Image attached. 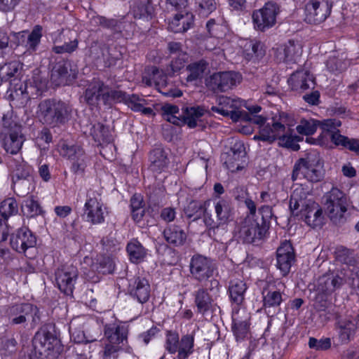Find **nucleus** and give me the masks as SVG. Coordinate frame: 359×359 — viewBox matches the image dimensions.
Returning a JSON list of instances; mask_svg holds the SVG:
<instances>
[{
	"label": "nucleus",
	"mask_w": 359,
	"mask_h": 359,
	"mask_svg": "<svg viewBox=\"0 0 359 359\" xmlns=\"http://www.w3.org/2000/svg\"><path fill=\"white\" fill-rule=\"evenodd\" d=\"M287 115L281 112L278 116L273 117L270 122L261 126L258 135L254 137L255 140L272 143L278 140L281 147L292 148L297 150L299 148L298 142L302 140V137L293 135V130L287 127Z\"/></svg>",
	"instance_id": "obj_1"
},
{
	"label": "nucleus",
	"mask_w": 359,
	"mask_h": 359,
	"mask_svg": "<svg viewBox=\"0 0 359 359\" xmlns=\"http://www.w3.org/2000/svg\"><path fill=\"white\" fill-rule=\"evenodd\" d=\"M309 194L308 189L297 186L290 196V209L293 215L304 218L309 226L321 227L324 220L323 210L313 200L308 198Z\"/></svg>",
	"instance_id": "obj_2"
},
{
	"label": "nucleus",
	"mask_w": 359,
	"mask_h": 359,
	"mask_svg": "<svg viewBox=\"0 0 359 359\" xmlns=\"http://www.w3.org/2000/svg\"><path fill=\"white\" fill-rule=\"evenodd\" d=\"M72 112V107L65 102L55 99L41 101L37 109V116L44 124L53 127L59 126L67 123Z\"/></svg>",
	"instance_id": "obj_3"
},
{
	"label": "nucleus",
	"mask_w": 359,
	"mask_h": 359,
	"mask_svg": "<svg viewBox=\"0 0 359 359\" xmlns=\"http://www.w3.org/2000/svg\"><path fill=\"white\" fill-rule=\"evenodd\" d=\"M123 95L122 90L113 89L100 79H93L87 86L83 98L88 105L94 107L101 104L111 107L116 101L123 99Z\"/></svg>",
	"instance_id": "obj_4"
},
{
	"label": "nucleus",
	"mask_w": 359,
	"mask_h": 359,
	"mask_svg": "<svg viewBox=\"0 0 359 359\" xmlns=\"http://www.w3.org/2000/svg\"><path fill=\"white\" fill-rule=\"evenodd\" d=\"M323 164L318 153L310 152L295 163L292 179L295 181L304 178L311 182H318L323 177Z\"/></svg>",
	"instance_id": "obj_5"
},
{
	"label": "nucleus",
	"mask_w": 359,
	"mask_h": 359,
	"mask_svg": "<svg viewBox=\"0 0 359 359\" xmlns=\"http://www.w3.org/2000/svg\"><path fill=\"white\" fill-rule=\"evenodd\" d=\"M189 267L190 276L193 280L199 283H204L210 280V290L218 288L219 282L215 279H210L217 269L212 259L199 254L194 255L190 259Z\"/></svg>",
	"instance_id": "obj_6"
},
{
	"label": "nucleus",
	"mask_w": 359,
	"mask_h": 359,
	"mask_svg": "<svg viewBox=\"0 0 359 359\" xmlns=\"http://www.w3.org/2000/svg\"><path fill=\"white\" fill-rule=\"evenodd\" d=\"M4 130L1 133L2 146L7 153L17 154L22 149L25 137L22 126L15 122L3 119Z\"/></svg>",
	"instance_id": "obj_7"
},
{
	"label": "nucleus",
	"mask_w": 359,
	"mask_h": 359,
	"mask_svg": "<svg viewBox=\"0 0 359 359\" xmlns=\"http://www.w3.org/2000/svg\"><path fill=\"white\" fill-rule=\"evenodd\" d=\"M194 337L193 334L183 335L181 339L177 332L168 331L165 348L170 354L177 353L174 359H187L194 352Z\"/></svg>",
	"instance_id": "obj_8"
},
{
	"label": "nucleus",
	"mask_w": 359,
	"mask_h": 359,
	"mask_svg": "<svg viewBox=\"0 0 359 359\" xmlns=\"http://www.w3.org/2000/svg\"><path fill=\"white\" fill-rule=\"evenodd\" d=\"M34 349L45 359H56L60 351V341L50 332L41 331L36 333L33 339Z\"/></svg>",
	"instance_id": "obj_9"
},
{
	"label": "nucleus",
	"mask_w": 359,
	"mask_h": 359,
	"mask_svg": "<svg viewBox=\"0 0 359 359\" xmlns=\"http://www.w3.org/2000/svg\"><path fill=\"white\" fill-rule=\"evenodd\" d=\"M325 210L330 219L335 224L340 223L347 210L348 200L337 188H332L326 195Z\"/></svg>",
	"instance_id": "obj_10"
},
{
	"label": "nucleus",
	"mask_w": 359,
	"mask_h": 359,
	"mask_svg": "<svg viewBox=\"0 0 359 359\" xmlns=\"http://www.w3.org/2000/svg\"><path fill=\"white\" fill-rule=\"evenodd\" d=\"M279 11V6L277 4L273 2L266 3L262 8L255 11L252 13V17L255 28L264 32L266 29L274 26Z\"/></svg>",
	"instance_id": "obj_11"
},
{
	"label": "nucleus",
	"mask_w": 359,
	"mask_h": 359,
	"mask_svg": "<svg viewBox=\"0 0 359 359\" xmlns=\"http://www.w3.org/2000/svg\"><path fill=\"white\" fill-rule=\"evenodd\" d=\"M59 152L63 157L72 161V171L76 175H82L87 165V156L83 149L79 145H69L62 142L59 146Z\"/></svg>",
	"instance_id": "obj_12"
},
{
	"label": "nucleus",
	"mask_w": 359,
	"mask_h": 359,
	"mask_svg": "<svg viewBox=\"0 0 359 359\" xmlns=\"http://www.w3.org/2000/svg\"><path fill=\"white\" fill-rule=\"evenodd\" d=\"M39 309L31 304H20L9 306L6 314L15 325L22 324L32 320L34 323L39 320Z\"/></svg>",
	"instance_id": "obj_13"
},
{
	"label": "nucleus",
	"mask_w": 359,
	"mask_h": 359,
	"mask_svg": "<svg viewBox=\"0 0 359 359\" xmlns=\"http://www.w3.org/2000/svg\"><path fill=\"white\" fill-rule=\"evenodd\" d=\"M333 0H311L305 6V20L309 23H320L330 15Z\"/></svg>",
	"instance_id": "obj_14"
},
{
	"label": "nucleus",
	"mask_w": 359,
	"mask_h": 359,
	"mask_svg": "<svg viewBox=\"0 0 359 359\" xmlns=\"http://www.w3.org/2000/svg\"><path fill=\"white\" fill-rule=\"evenodd\" d=\"M83 208V216L87 222L92 224H99L104 222L106 208L98 194L93 192L88 194Z\"/></svg>",
	"instance_id": "obj_15"
},
{
	"label": "nucleus",
	"mask_w": 359,
	"mask_h": 359,
	"mask_svg": "<svg viewBox=\"0 0 359 359\" xmlns=\"http://www.w3.org/2000/svg\"><path fill=\"white\" fill-rule=\"evenodd\" d=\"M267 231V226L259 224L251 217H246L238 226V238L244 243H251L261 240Z\"/></svg>",
	"instance_id": "obj_16"
},
{
	"label": "nucleus",
	"mask_w": 359,
	"mask_h": 359,
	"mask_svg": "<svg viewBox=\"0 0 359 359\" xmlns=\"http://www.w3.org/2000/svg\"><path fill=\"white\" fill-rule=\"evenodd\" d=\"M245 102L239 98L221 96L218 98L217 107H212V111L224 116H230L233 121H238L243 118L244 111L240 109Z\"/></svg>",
	"instance_id": "obj_17"
},
{
	"label": "nucleus",
	"mask_w": 359,
	"mask_h": 359,
	"mask_svg": "<svg viewBox=\"0 0 359 359\" xmlns=\"http://www.w3.org/2000/svg\"><path fill=\"white\" fill-rule=\"evenodd\" d=\"M222 161L231 172L241 170L245 163V151L241 142H236L231 149L222 154Z\"/></svg>",
	"instance_id": "obj_18"
},
{
	"label": "nucleus",
	"mask_w": 359,
	"mask_h": 359,
	"mask_svg": "<svg viewBox=\"0 0 359 359\" xmlns=\"http://www.w3.org/2000/svg\"><path fill=\"white\" fill-rule=\"evenodd\" d=\"M78 270L73 265H65L58 268L55 273V282L60 290L65 294H72L78 278Z\"/></svg>",
	"instance_id": "obj_19"
},
{
	"label": "nucleus",
	"mask_w": 359,
	"mask_h": 359,
	"mask_svg": "<svg viewBox=\"0 0 359 359\" xmlns=\"http://www.w3.org/2000/svg\"><path fill=\"white\" fill-rule=\"evenodd\" d=\"M242 76L234 72L213 74L208 81V85L213 90L226 91L241 83Z\"/></svg>",
	"instance_id": "obj_20"
},
{
	"label": "nucleus",
	"mask_w": 359,
	"mask_h": 359,
	"mask_svg": "<svg viewBox=\"0 0 359 359\" xmlns=\"http://www.w3.org/2000/svg\"><path fill=\"white\" fill-rule=\"evenodd\" d=\"M78 70L69 61H60L53 67L50 80L55 86L69 85L77 76Z\"/></svg>",
	"instance_id": "obj_21"
},
{
	"label": "nucleus",
	"mask_w": 359,
	"mask_h": 359,
	"mask_svg": "<svg viewBox=\"0 0 359 359\" xmlns=\"http://www.w3.org/2000/svg\"><path fill=\"white\" fill-rule=\"evenodd\" d=\"M166 72L154 68L152 74L149 81L147 82V85L151 86L153 83L156 86L157 90L163 95L168 97H180L182 95V90L174 88L172 86H168Z\"/></svg>",
	"instance_id": "obj_22"
},
{
	"label": "nucleus",
	"mask_w": 359,
	"mask_h": 359,
	"mask_svg": "<svg viewBox=\"0 0 359 359\" xmlns=\"http://www.w3.org/2000/svg\"><path fill=\"white\" fill-rule=\"evenodd\" d=\"M36 243V239L32 232L26 227L20 228L12 234L11 246L17 252L25 253Z\"/></svg>",
	"instance_id": "obj_23"
},
{
	"label": "nucleus",
	"mask_w": 359,
	"mask_h": 359,
	"mask_svg": "<svg viewBox=\"0 0 359 359\" xmlns=\"http://www.w3.org/2000/svg\"><path fill=\"white\" fill-rule=\"evenodd\" d=\"M128 325L121 322L106 324L104 337L107 341L124 346L128 342Z\"/></svg>",
	"instance_id": "obj_24"
},
{
	"label": "nucleus",
	"mask_w": 359,
	"mask_h": 359,
	"mask_svg": "<svg viewBox=\"0 0 359 359\" xmlns=\"http://www.w3.org/2000/svg\"><path fill=\"white\" fill-rule=\"evenodd\" d=\"M294 259L295 256L292 244L289 241H285L276 251V266L283 276L290 272Z\"/></svg>",
	"instance_id": "obj_25"
},
{
	"label": "nucleus",
	"mask_w": 359,
	"mask_h": 359,
	"mask_svg": "<svg viewBox=\"0 0 359 359\" xmlns=\"http://www.w3.org/2000/svg\"><path fill=\"white\" fill-rule=\"evenodd\" d=\"M204 222L208 227V234L214 241L225 243L230 238V233L228 231L227 223L217 222L209 215L206 210H204Z\"/></svg>",
	"instance_id": "obj_26"
},
{
	"label": "nucleus",
	"mask_w": 359,
	"mask_h": 359,
	"mask_svg": "<svg viewBox=\"0 0 359 359\" xmlns=\"http://www.w3.org/2000/svg\"><path fill=\"white\" fill-rule=\"evenodd\" d=\"M263 306L262 308L267 315L276 314L280 311V305L284 301V294L280 289L265 288L262 292Z\"/></svg>",
	"instance_id": "obj_27"
},
{
	"label": "nucleus",
	"mask_w": 359,
	"mask_h": 359,
	"mask_svg": "<svg viewBox=\"0 0 359 359\" xmlns=\"http://www.w3.org/2000/svg\"><path fill=\"white\" fill-rule=\"evenodd\" d=\"M288 83L293 90L303 92L315 87L313 76L305 69L294 72L288 79Z\"/></svg>",
	"instance_id": "obj_28"
},
{
	"label": "nucleus",
	"mask_w": 359,
	"mask_h": 359,
	"mask_svg": "<svg viewBox=\"0 0 359 359\" xmlns=\"http://www.w3.org/2000/svg\"><path fill=\"white\" fill-rule=\"evenodd\" d=\"M300 44L289 41L276 50V58L279 62H296L302 55Z\"/></svg>",
	"instance_id": "obj_29"
},
{
	"label": "nucleus",
	"mask_w": 359,
	"mask_h": 359,
	"mask_svg": "<svg viewBox=\"0 0 359 359\" xmlns=\"http://www.w3.org/2000/svg\"><path fill=\"white\" fill-rule=\"evenodd\" d=\"M149 170L154 173H161L168 168L170 161L165 151L161 147L152 149L149 154Z\"/></svg>",
	"instance_id": "obj_30"
},
{
	"label": "nucleus",
	"mask_w": 359,
	"mask_h": 359,
	"mask_svg": "<svg viewBox=\"0 0 359 359\" xmlns=\"http://www.w3.org/2000/svg\"><path fill=\"white\" fill-rule=\"evenodd\" d=\"M129 292L140 303L148 301L150 297V285L144 278L137 277L129 285Z\"/></svg>",
	"instance_id": "obj_31"
},
{
	"label": "nucleus",
	"mask_w": 359,
	"mask_h": 359,
	"mask_svg": "<svg viewBox=\"0 0 359 359\" xmlns=\"http://www.w3.org/2000/svg\"><path fill=\"white\" fill-rule=\"evenodd\" d=\"M84 262L86 264L90 263V268L93 271L102 274L111 273L115 268L112 259L103 255L97 256L95 261H93L88 257H86Z\"/></svg>",
	"instance_id": "obj_32"
},
{
	"label": "nucleus",
	"mask_w": 359,
	"mask_h": 359,
	"mask_svg": "<svg viewBox=\"0 0 359 359\" xmlns=\"http://www.w3.org/2000/svg\"><path fill=\"white\" fill-rule=\"evenodd\" d=\"M206 111L207 110L202 106L186 107L183 109L181 115L182 123L187 124L190 128H194Z\"/></svg>",
	"instance_id": "obj_33"
},
{
	"label": "nucleus",
	"mask_w": 359,
	"mask_h": 359,
	"mask_svg": "<svg viewBox=\"0 0 359 359\" xmlns=\"http://www.w3.org/2000/svg\"><path fill=\"white\" fill-rule=\"evenodd\" d=\"M194 302L198 313L205 314L211 309L213 300L206 288H199L194 292Z\"/></svg>",
	"instance_id": "obj_34"
},
{
	"label": "nucleus",
	"mask_w": 359,
	"mask_h": 359,
	"mask_svg": "<svg viewBox=\"0 0 359 359\" xmlns=\"http://www.w3.org/2000/svg\"><path fill=\"white\" fill-rule=\"evenodd\" d=\"M337 330L341 343L347 344L355 333L356 325L351 320H339L337 324Z\"/></svg>",
	"instance_id": "obj_35"
},
{
	"label": "nucleus",
	"mask_w": 359,
	"mask_h": 359,
	"mask_svg": "<svg viewBox=\"0 0 359 359\" xmlns=\"http://www.w3.org/2000/svg\"><path fill=\"white\" fill-rule=\"evenodd\" d=\"M194 16L192 14L186 13L185 14H176L171 22L169 24V28L174 32H184L187 31L193 24Z\"/></svg>",
	"instance_id": "obj_36"
},
{
	"label": "nucleus",
	"mask_w": 359,
	"mask_h": 359,
	"mask_svg": "<svg viewBox=\"0 0 359 359\" xmlns=\"http://www.w3.org/2000/svg\"><path fill=\"white\" fill-rule=\"evenodd\" d=\"M21 210L23 215L27 218L36 217L44 214V210L39 202L33 196H29L23 200Z\"/></svg>",
	"instance_id": "obj_37"
},
{
	"label": "nucleus",
	"mask_w": 359,
	"mask_h": 359,
	"mask_svg": "<svg viewBox=\"0 0 359 359\" xmlns=\"http://www.w3.org/2000/svg\"><path fill=\"white\" fill-rule=\"evenodd\" d=\"M247 290L245 283L240 279H235L230 282L229 286V297L233 303L240 305L244 300Z\"/></svg>",
	"instance_id": "obj_38"
},
{
	"label": "nucleus",
	"mask_w": 359,
	"mask_h": 359,
	"mask_svg": "<svg viewBox=\"0 0 359 359\" xmlns=\"http://www.w3.org/2000/svg\"><path fill=\"white\" fill-rule=\"evenodd\" d=\"M163 236L165 241L175 246L184 245L187 239V234L181 228L177 226H171L163 231Z\"/></svg>",
	"instance_id": "obj_39"
},
{
	"label": "nucleus",
	"mask_w": 359,
	"mask_h": 359,
	"mask_svg": "<svg viewBox=\"0 0 359 359\" xmlns=\"http://www.w3.org/2000/svg\"><path fill=\"white\" fill-rule=\"evenodd\" d=\"M217 222L227 223L231 215V209L229 201L223 198L213 201Z\"/></svg>",
	"instance_id": "obj_40"
},
{
	"label": "nucleus",
	"mask_w": 359,
	"mask_h": 359,
	"mask_svg": "<svg viewBox=\"0 0 359 359\" xmlns=\"http://www.w3.org/2000/svg\"><path fill=\"white\" fill-rule=\"evenodd\" d=\"M126 250L130 260L133 263L142 262L147 255V250L135 239L132 240L128 243Z\"/></svg>",
	"instance_id": "obj_41"
},
{
	"label": "nucleus",
	"mask_w": 359,
	"mask_h": 359,
	"mask_svg": "<svg viewBox=\"0 0 359 359\" xmlns=\"http://www.w3.org/2000/svg\"><path fill=\"white\" fill-rule=\"evenodd\" d=\"M341 126V121L337 118L325 119L322 121H319L318 127H320L323 130V134L320 137H322L325 134H328L332 142H333L334 135H341L339 133V130L338 129V128Z\"/></svg>",
	"instance_id": "obj_42"
},
{
	"label": "nucleus",
	"mask_w": 359,
	"mask_h": 359,
	"mask_svg": "<svg viewBox=\"0 0 359 359\" xmlns=\"http://www.w3.org/2000/svg\"><path fill=\"white\" fill-rule=\"evenodd\" d=\"M206 67L207 63L203 60L189 65L187 67L188 72L187 81L192 82L202 78Z\"/></svg>",
	"instance_id": "obj_43"
},
{
	"label": "nucleus",
	"mask_w": 359,
	"mask_h": 359,
	"mask_svg": "<svg viewBox=\"0 0 359 359\" xmlns=\"http://www.w3.org/2000/svg\"><path fill=\"white\" fill-rule=\"evenodd\" d=\"M42 27L35 25L30 33L27 32L26 39V50L30 53L36 50L42 37Z\"/></svg>",
	"instance_id": "obj_44"
},
{
	"label": "nucleus",
	"mask_w": 359,
	"mask_h": 359,
	"mask_svg": "<svg viewBox=\"0 0 359 359\" xmlns=\"http://www.w3.org/2000/svg\"><path fill=\"white\" fill-rule=\"evenodd\" d=\"M162 114L166 121L175 125H180L182 123L181 114L179 107L171 104H165L161 107Z\"/></svg>",
	"instance_id": "obj_45"
},
{
	"label": "nucleus",
	"mask_w": 359,
	"mask_h": 359,
	"mask_svg": "<svg viewBox=\"0 0 359 359\" xmlns=\"http://www.w3.org/2000/svg\"><path fill=\"white\" fill-rule=\"evenodd\" d=\"M31 172V168L23 161L18 165L15 174L18 179L15 182V186L20 187L29 184V179L32 178Z\"/></svg>",
	"instance_id": "obj_46"
},
{
	"label": "nucleus",
	"mask_w": 359,
	"mask_h": 359,
	"mask_svg": "<svg viewBox=\"0 0 359 359\" xmlns=\"http://www.w3.org/2000/svg\"><path fill=\"white\" fill-rule=\"evenodd\" d=\"M333 143L336 146H341L351 151L359 154V140L356 139H350L344 135H333Z\"/></svg>",
	"instance_id": "obj_47"
},
{
	"label": "nucleus",
	"mask_w": 359,
	"mask_h": 359,
	"mask_svg": "<svg viewBox=\"0 0 359 359\" xmlns=\"http://www.w3.org/2000/svg\"><path fill=\"white\" fill-rule=\"evenodd\" d=\"M91 133L97 142H110L112 140L109 128L100 123H97L93 126Z\"/></svg>",
	"instance_id": "obj_48"
},
{
	"label": "nucleus",
	"mask_w": 359,
	"mask_h": 359,
	"mask_svg": "<svg viewBox=\"0 0 359 359\" xmlns=\"http://www.w3.org/2000/svg\"><path fill=\"white\" fill-rule=\"evenodd\" d=\"M20 64L18 61H11L0 66V80L7 81L18 73Z\"/></svg>",
	"instance_id": "obj_49"
},
{
	"label": "nucleus",
	"mask_w": 359,
	"mask_h": 359,
	"mask_svg": "<svg viewBox=\"0 0 359 359\" xmlns=\"http://www.w3.org/2000/svg\"><path fill=\"white\" fill-rule=\"evenodd\" d=\"M18 212V205L15 198H8L1 203L0 213L5 219L16 215Z\"/></svg>",
	"instance_id": "obj_50"
},
{
	"label": "nucleus",
	"mask_w": 359,
	"mask_h": 359,
	"mask_svg": "<svg viewBox=\"0 0 359 359\" xmlns=\"http://www.w3.org/2000/svg\"><path fill=\"white\" fill-rule=\"evenodd\" d=\"M318 125L319 121L313 118L302 119L296 129L299 134L308 136L316 131Z\"/></svg>",
	"instance_id": "obj_51"
},
{
	"label": "nucleus",
	"mask_w": 359,
	"mask_h": 359,
	"mask_svg": "<svg viewBox=\"0 0 359 359\" xmlns=\"http://www.w3.org/2000/svg\"><path fill=\"white\" fill-rule=\"evenodd\" d=\"M123 95L121 100L116 101L117 102H124L128 104V107L134 111H139L142 105L146 102L145 100L139 97L137 95H128L125 92L122 91Z\"/></svg>",
	"instance_id": "obj_52"
},
{
	"label": "nucleus",
	"mask_w": 359,
	"mask_h": 359,
	"mask_svg": "<svg viewBox=\"0 0 359 359\" xmlns=\"http://www.w3.org/2000/svg\"><path fill=\"white\" fill-rule=\"evenodd\" d=\"M206 205L198 201H191L184 208V212L188 218H194V220L198 219L201 217L203 205Z\"/></svg>",
	"instance_id": "obj_53"
},
{
	"label": "nucleus",
	"mask_w": 359,
	"mask_h": 359,
	"mask_svg": "<svg viewBox=\"0 0 359 359\" xmlns=\"http://www.w3.org/2000/svg\"><path fill=\"white\" fill-rule=\"evenodd\" d=\"M123 345L116 344L107 341L102 351V359H117L120 351L122 350Z\"/></svg>",
	"instance_id": "obj_54"
},
{
	"label": "nucleus",
	"mask_w": 359,
	"mask_h": 359,
	"mask_svg": "<svg viewBox=\"0 0 359 359\" xmlns=\"http://www.w3.org/2000/svg\"><path fill=\"white\" fill-rule=\"evenodd\" d=\"M250 315L244 308H238L233 311L232 321L233 325H241L249 323Z\"/></svg>",
	"instance_id": "obj_55"
},
{
	"label": "nucleus",
	"mask_w": 359,
	"mask_h": 359,
	"mask_svg": "<svg viewBox=\"0 0 359 359\" xmlns=\"http://www.w3.org/2000/svg\"><path fill=\"white\" fill-rule=\"evenodd\" d=\"M188 56L186 53L180 54L175 60L172 61L170 66L166 68V73L169 76H172L175 73H177L184 65Z\"/></svg>",
	"instance_id": "obj_56"
},
{
	"label": "nucleus",
	"mask_w": 359,
	"mask_h": 359,
	"mask_svg": "<svg viewBox=\"0 0 359 359\" xmlns=\"http://www.w3.org/2000/svg\"><path fill=\"white\" fill-rule=\"evenodd\" d=\"M69 332L71 334V337L74 340L75 343H88L95 341V339H88L85 334L84 331L79 329L77 327H74V323L71 322L69 326Z\"/></svg>",
	"instance_id": "obj_57"
},
{
	"label": "nucleus",
	"mask_w": 359,
	"mask_h": 359,
	"mask_svg": "<svg viewBox=\"0 0 359 359\" xmlns=\"http://www.w3.org/2000/svg\"><path fill=\"white\" fill-rule=\"evenodd\" d=\"M309 346L317 351L327 350L331 346V340L330 338L318 340L316 338L311 337L309 340Z\"/></svg>",
	"instance_id": "obj_58"
},
{
	"label": "nucleus",
	"mask_w": 359,
	"mask_h": 359,
	"mask_svg": "<svg viewBox=\"0 0 359 359\" xmlns=\"http://www.w3.org/2000/svg\"><path fill=\"white\" fill-rule=\"evenodd\" d=\"M78 47V40L74 39L69 43H65L62 46H54L52 48L53 51L57 54L71 53L74 52Z\"/></svg>",
	"instance_id": "obj_59"
},
{
	"label": "nucleus",
	"mask_w": 359,
	"mask_h": 359,
	"mask_svg": "<svg viewBox=\"0 0 359 359\" xmlns=\"http://www.w3.org/2000/svg\"><path fill=\"white\" fill-rule=\"evenodd\" d=\"M250 329V323L233 325L232 330L237 340L244 339L248 337Z\"/></svg>",
	"instance_id": "obj_60"
},
{
	"label": "nucleus",
	"mask_w": 359,
	"mask_h": 359,
	"mask_svg": "<svg viewBox=\"0 0 359 359\" xmlns=\"http://www.w3.org/2000/svg\"><path fill=\"white\" fill-rule=\"evenodd\" d=\"M201 15H208L216 9V3L215 0H202L199 3Z\"/></svg>",
	"instance_id": "obj_61"
},
{
	"label": "nucleus",
	"mask_w": 359,
	"mask_h": 359,
	"mask_svg": "<svg viewBox=\"0 0 359 359\" xmlns=\"http://www.w3.org/2000/svg\"><path fill=\"white\" fill-rule=\"evenodd\" d=\"M20 0H0V11L9 12L15 8Z\"/></svg>",
	"instance_id": "obj_62"
},
{
	"label": "nucleus",
	"mask_w": 359,
	"mask_h": 359,
	"mask_svg": "<svg viewBox=\"0 0 359 359\" xmlns=\"http://www.w3.org/2000/svg\"><path fill=\"white\" fill-rule=\"evenodd\" d=\"M351 255V252L349 251V250L344 248L342 249L341 252H338L337 257L339 259L345 263L347 265H352L354 262V260L353 259V257L350 255Z\"/></svg>",
	"instance_id": "obj_63"
},
{
	"label": "nucleus",
	"mask_w": 359,
	"mask_h": 359,
	"mask_svg": "<svg viewBox=\"0 0 359 359\" xmlns=\"http://www.w3.org/2000/svg\"><path fill=\"white\" fill-rule=\"evenodd\" d=\"M176 215L175 210L172 208H165L161 210V217L166 222H172Z\"/></svg>",
	"instance_id": "obj_64"
}]
</instances>
